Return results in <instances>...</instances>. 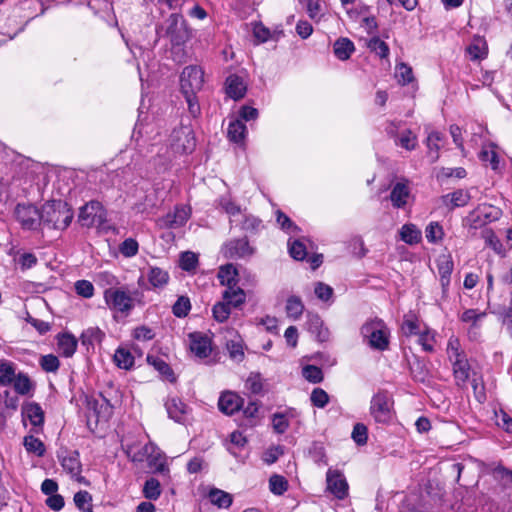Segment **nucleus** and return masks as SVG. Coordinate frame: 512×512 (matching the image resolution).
I'll list each match as a JSON object with an SVG mask.
<instances>
[{"label": "nucleus", "instance_id": "f257e3e1", "mask_svg": "<svg viewBox=\"0 0 512 512\" xmlns=\"http://www.w3.org/2000/svg\"><path fill=\"white\" fill-rule=\"evenodd\" d=\"M142 297L141 292H131L126 287H111L104 291V300L108 308L123 316H128L137 304L142 305Z\"/></svg>", "mask_w": 512, "mask_h": 512}, {"label": "nucleus", "instance_id": "f03ea898", "mask_svg": "<svg viewBox=\"0 0 512 512\" xmlns=\"http://www.w3.org/2000/svg\"><path fill=\"white\" fill-rule=\"evenodd\" d=\"M41 225L49 229L65 230L73 219L71 207L62 200L44 203L40 209Z\"/></svg>", "mask_w": 512, "mask_h": 512}, {"label": "nucleus", "instance_id": "7ed1b4c3", "mask_svg": "<svg viewBox=\"0 0 512 512\" xmlns=\"http://www.w3.org/2000/svg\"><path fill=\"white\" fill-rule=\"evenodd\" d=\"M364 342L376 351H386L390 343V330L380 318L368 319L360 329Z\"/></svg>", "mask_w": 512, "mask_h": 512}, {"label": "nucleus", "instance_id": "20e7f679", "mask_svg": "<svg viewBox=\"0 0 512 512\" xmlns=\"http://www.w3.org/2000/svg\"><path fill=\"white\" fill-rule=\"evenodd\" d=\"M163 32L162 36L167 37L173 47L183 46L190 38V30L183 15L172 13L165 20L158 30Z\"/></svg>", "mask_w": 512, "mask_h": 512}, {"label": "nucleus", "instance_id": "39448f33", "mask_svg": "<svg viewBox=\"0 0 512 512\" xmlns=\"http://www.w3.org/2000/svg\"><path fill=\"white\" fill-rule=\"evenodd\" d=\"M171 149L176 153H191L196 140L193 129L190 125H180L173 129L169 137Z\"/></svg>", "mask_w": 512, "mask_h": 512}, {"label": "nucleus", "instance_id": "423d86ee", "mask_svg": "<svg viewBox=\"0 0 512 512\" xmlns=\"http://www.w3.org/2000/svg\"><path fill=\"white\" fill-rule=\"evenodd\" d=\"M393 401L385 391L373 395L370 402V414L377 423H389L392 418Z\"/></svg>", "mask_w": 512, "mask_h": 512}, {"label": "nucleus", "instance_id": "0eeeda50", "mask_svg": "<svg viewBox=\"0 0 512 512\" xmlns=\"http://www.w3.org/2000/svg\"><path fill=\"white\" fill-rule=\"evenodd\" d=\"M204 84V71L198 65L186 66L180 75V89L183 93L197 94Z\"/></svg>", "mask_w": 512, "mask_h": 512}, {"label": "nucleus", "instance_id": "6e6552de", "mask_svg": "<svg viewBox=\"0 0 512 512\" xmlns=\"http://www.w3.org/2000/svg\"><path fill=\"white\" fill-rule=\"evenodd\" d=\"M107 213L99 201H90L81 207L78 221L85 227H101L106 222Z\"/></svg>", "mask_w": 512, "mask_h": 512}, {"label": "nucleus", "instance_id": "1a4fd4ad", "mask_svg": "<svg viewBox=\"0 0 512 512\" xmlns=\"http://www.w3.org/2000/svg\"><path fill=\"white\" fill-rule=\"evenodd\" d=\"M15 217L25 230H36L41 225L40 210L31 204H18L15 208Z\"/></svg>", "mask_w": 512, "mask_h": 512}, {"label": "nucleus", "instance_id": "9d476101", "mask_svg": "<svg viewBox=\"0 0 512 512\" xmlns=\"http://www.w3.org/2000/svg\"><path fill=\"white\" fill-rule=\"evenodd\" d=\"M255 249L250 246L247 238L233 239L222 247V253L228 259H244L251 257Z\"/></svg>", "mask_w": 512, "mask_h": 512}, {"label": "nucleus", "instance_id": "9b49d317", "mask_svg": "<svg viewBox=\"0 0 512 512\" xmlns=\"http://www.w3.org/2000/svg\"><path fill=\"white\" fill-rule=\"evenodd\" d=\"M328 490L342 500L348 495V484L343 474L338 470L329 469L326 475Z\"/></svg>", "mask_w": 512, "mask_h": 512}, {"label": "nucleus", "instance_id": "f8f14e48", "mask_svg": "<svg viewBox=\"0 0 512 512\" xmlns=\"http://www.w3.org/2000/svg\"><path fill=\"white\" fill-rule=\"evenodd\" d=\"M191 215V209L188 206H176L174 211L167 213L160 221L161 226L166 228H180L186 224Z\"/></svg>", "mask_w": 512, "mask_h": 512}, {"label": "nucleus", "instance_id": "ddd939ff", "mask_svg": "<svg viewBox=\"0 0 512 512\" xmlns=\"http://www.w3.org/2000/svg\"><path fill=\"white\" fill-rule=\"evenodd\" d=\"M243 399L236 393L227 391L223 392L218 400L219 410L226 415H233L243 406Z\"/></svg>", "mask_w": 512, "mask_h": 512}, {"label": "nucleus", "instance_id": "4468645a", "mask_svg": "<svg viewBox=\"0 0 512 512\" xmlns=\"http://www.w3.org/2000/svg\"><path fill=\"white\" fill-rule=\"evenodd\" d=\"M189 339L190 350L195 356L199 358H206L210 355L211 341L208 336L200 332H194L189 334Z\"/></svg>", "mask_w": 512, "mask_h": 512}, {"label": "nucleus", "instance_id": "2eb2a0df", "mask_svg": "<svg viewBox=\"0 0 512 512\" xmlns=\"http://www.w3.org/2000/svg\"><path fill=\"white\" fill-rule=\"evenodd\" d=\"M446 354L452 367L459 364L462 361L468 360L467 355L460 343V340L455 336H451L448 339Z\"/></svg>", "mask_w": 512, "mask_h": 512}, {"label": "nucleus", "instance_id": "dca6fc26", "mask_svg": "<svg viewBox=\"0 0 512 512\" xmlns=\"http://www.w3.org/2000/svg\"><path fill=\"white\" fill-rule=\"evenodd\" d=\"M61 465L63 469L71 475V477H74L77 481L81 482L83 479V477L80 476L82 466L79 460V453L77 451L68 452L63 456L61 458Z\"/></svg>", "mask_w": 512, "mask_h": 512}, {"label": "nucleus", "instance_id": "f3484780", "mask_svg": "<svg viewBox=\"0 0 512 512\" xmlns=\"http://www.w3.org/2000/svg\"><path fill=\"white\" fill-rule=\"evenodd\" d=\"M453 377L455 385L461 389H466L469 383L472 373L471 365L468 360L462 361L459 364L452 367Z\"/></svg>", "mask_w": 512, "mask_h": 512}, {"label": "nucleus", "instance_id": "a211bd4d", "mask_svg": "<svg viewBox=\"0 0 512 512\" xmlns=\"http://www.w3.org/2000/svg\"><path fill=\"white\" fill-rule=\"evenodd\" d=\"M169 418L175 422L183 423L187 414V406L177 397H169L165 402Z\"/></svg>", "mask_w": 512, "mask_h": 512}, {"label": "nucleus", "instance_id": "6ab92c4d", "mask_svg": "<svg viewBox=\"0 0 512 512\" xmlns=\"http://www.w3.org/2000/svg\"><path fill=\"white\" fill-rule=\"evenodd\" d=\"M410 197V189L406 182H397L391 189L390 200L394 208H404Z\"/></svg>", "mask_w": 512, "mask_h": 512}, {"label": "nucleus", "instance_id": "aec40b11", "mask_svg": "<svg viewBox=\"0 0 512 512\" xmlns=\"http://www.w3.org/2000/svg\"><path fill=\"white\" fill-rule=\"evenodd\" d=\"M145 276L153 289L164 288L170 279L169 273L157 266H149Z\"/></svg>", "mask_w": 512, "mask_h": 512}, {"label": "nucleus", "instance_id": "412c9836", "mask_svg": "<svg viewBox=\"0 0 512 512\" xmlns=\"http://www.w3.org/2000/svg\"><path fill=\"white\" fill-rule=\"evenodd\" d=\"M225 84L226 93L230 98L238 100L245 96L247 87L240 76L235 74L228 76Z\"/></svg>", "mask_w": 512, "mask_h": 512}, {"label": "nucleus", "instance_id": "4be33fe9", "mask_svg": "<svg viewBox=\"0 0 512 512\" xmlns=\"http://www.w3.org/2000/svg\"><path fill=\"white\" fill-rule=\"evenodd\" d=\"M218 279L221 285L227 288L236 287L238 284V271L236 267L229 263L219 268Z\"/></svg>", "mask_w": 512, "mask_h": 512}, {"label": "nucleus", "instance_id": "5701e85b", "mask_svg": "<svg viewBox=\"0 0 512 512\" xmlns=\"http://www.w3.org/2000/svg\"><path fill=\"white\" fill-rule=\"evenodd\" d=\"M470 198L468 191L459 189L442 196V201L446 206H449L450 209H454L456 207H463L467 205Z\"/></svg>", "mask_w": 512, "mask_h": 512}, {"label": "nucleus", "instance_id": "b1692460", "mask_svg": "<svg viewBox=\"0 0 512 512\" xmlns=\"http://www.w3.org/2000/svg\"><path fill=\"white\" fill-rule=\"evenodd\" d=\"M444 136L438 131H432L428 134L426 139V146L428 148L427 156L431 163H435L439 159V151L441 149L440 142H442Z\"/></svg>", "mask_w": 512, "mask_h": 512}, {"label": "nucleus", "instance_id": "393cba45", "mask_svg": "<svg viewBox=\"0 0 512 512\" xmlns=\"http://www.w3.org/2000/svg\"><path fill=\"white\" fill-rule=\"evenodd\" d=\"M77 348L76 338L69 334L63 333L58 336L57 349L60 355L68 358L73 356Z\"/></svg>", "mask_w": 512, "mask_h": 512}, {"label": "nucleus", "instance_id": "a878e982", "mask_svg": "<svg viewBox=\"0 0 512 512\" xmlns=\"http://www.w3.org/2000/svg\"><path fill=\"white\" fill-rule=\"evenodd\" d=\"M222 299L230 307L238 308L245 303L246 294L244 290L238 286L233 288H226V290L222 293Z\"/></svg>", "mask_w": 512, "mask_h": 512}, {"label": "nucleus", "instance_id": "bb28decb", "mask_svg": "<svg viewBox=\"0 0 512 512\" xmlns=\"http://www.w3.org/2000/svg\"><path fill=\"white\" fill-rule=\"evenodd\" d=\"M467 53L473 61L486 58L488 54V47L485 39L480 36L475 37L467 47Z\"/></svg>", "mask_w": 512, "mask_h": 512}, {"label": "nucleus", "instance_id": "cd10ccee", "mask_svg": "<svg viewBox=\"0 0 512 512\" xmlns=\"http://www.w3.org/2000/svg\"><path fill=\"white\" fill-rule=\"evenodd\" d=\"M400 239L409 245L418 244L422 239V232L415 224H404L400 231Z\"/></svg>", "mask_w": 512, "mask_h": 512}, {"label": "nucleus", "instance_id": "c85d7f7f", "mask_svg": "<svg viewBox=\"0 0 512 512\" xmlns=\"http://www.w3.org/2000/svg\"><path fill=\"white\" fill-rule=\"evenodd\" d=\"M16 365L6 359H0V386H10L15 380Z\"/></svg>", "mask_w": 512, "mask_h": 512}, {"label": "nucleus", "instance_id": "c756f323", "mask_svg": "<svg viewBox=\"0 0 512 512\" xmlns=\"http://www.w3.org/2000/svg\"><path fill=\"white\" fill-rule=\"evenodd\" d=\"M334 54L339 60H347L355 50L354 43L348 38H340L333 46Z\"/></svg>", "mask_w": 512, "mask_h": 512}, {"label": "nucleus", "instance_id": "7c9ffc66", "mask_svg": "<svg viewBox=\"0 0 512 512\" xmlns=\"http://www.w3.org/2000/svg\"><path fill=\"white\" fill-rule=\"evenodd\" d=\"M105 334L98 327H90L84 330L80 336V341L83 346L87 348L93 347L96 343H100Z\"/></svg>", "mask_w": 512, "mask_h": 512}, {"label": "nucleus", "instance_id": "2f4dec72", "mask_svg": "<svg viewBox=\"0 0 512 512\" xmlns=\"http://www.w3.org/2000/svg\"><path fill=\"white\" fill-rule=\"evenodd\" d=\"M394 143L396 146H400L407 151H413L417 147L418 138L410 129H403Z\"/></svg>", "mask_w": 512, "mask_h": 512}, {"label": "nucleus", "instance_id": "473e14b6", "mask_svg": "<svg viewBox=\"0 0 512 512\" xmlns=\"http://www.w3.org/2000/svg\"><path fill=\"white\" fill-rule=\"evenodd\" d=\"M246 125L242 120L236 119L231 121L228 126L227 134L230 141L241 143L246 135Z\"/></svg>", "mask_w": 512, "mask_h": 512}, {"label": "nucleus", "instance_id": "72a5a7b5", "mask_svg": "<svg viewBox=\"0 0 512 512\" xmlns=\"http://www.w3.org/2000/svg\"><path fill=\"white\" fill-rule=\"evenodd\" d=\"M134 356L131 352L123 347H119L114 354V362L120 369L129 370L134 365Z\"/></svg>", "mask_w": 512, "mask_h": 512}, {"label": "nucleus", "instance_id": "f704fd0d", "mask_svg": "<svg viewBox=\"0 0 512 512\" xmlns=\"http://www.w3.org/2000/svg\"><path fill=\"white\" fill-rule=\"evenodd\" d=\"M208 497L210 502L218 508H229L232 504V496L217 488L211 489Z\"/></svg>", "mask_w": 512, "mask_h": 512}, {"label": "nucleus", "instance_id": "c9c22d12", "mask_svg": "<svg viewBox=\"0 0 512 512\" xmlns=\"http://www.w3.org/2000/svg\"><path fill=\"white\" fill-rule=\"evenodd\" d=\"M286 313L289 318L299 319L304 312V304L300 297L292 295L286 301Z\"/></svg>", "mask_w": 512, "mask_h": 512}, {"label": "nucleus", "instance_id": "e433bc0d", "mask_svg": "<svg viewBox=\"0 0 512 512\" xmlns=\"http://www.w3.org/2000/svg\"><path fill=\"white\" fill-rule=\"evenodd\" d=\"M439 278H451L454 262L450 254H442L436 259Z\"/></svg>", "mask_w": 512, "mask_h": 512}, {"label": "nucleus", "instance_id": "4c0bfd02", "mask_svg": "<svg viewBox=\"0 0 512 512\" xmlns=\"http://www.w3.org/2000/svg\"><path fill=\"white\" fill-rule=\"evenodd\" d=\"M13 388L19 395H28L34 388L29 376L25 373H18L12 382Z\"/></svg>", "mask_w": 512, "mask_h": 512}, {"label": "nucleus", "instance_id": "58836bf2", "mask_svg": "<svg viewBox=\"0 0 512 512\" xmlns=\"http://www.w3.org/2000/svg\"><path fill=\"white\" fill-rule=\"evenodd\" d=\"M23 414L27 417L33 426H41L44 422V413L37 403L28 404L24 408Z\"/></svg>", "mask_w": 512, "mask_h": 512}, {"label": "nucleus", "instance_id": "ea45409f", "mask_svg": "<svg viewBox=\"0 0 512 512\" xmlns=\"http://www.w3.org/2000/svg\"><path fill=\"white\" fill-rule=\"evenodd\" d=\"M147 361L166 379H168L169 381L175 380L174 373L171 367L163 359L159 357L148 356Z\"/></svg>", "mask_w": 512, "mask_h": 512}, {"label": "nucleus", "instance_id": "a19ab883", "mask_svg": "<svg viewBox=\"0 0 512 512\" xmlns=\"http://www.w3.org/2000/svg\"><path fill=\"white\" fill-rule=\"evenodd\" d=\"M161 485L156 478H149L143 486V495L148 500H157L161 495Z\"/></svg>", "mask_w": 512, "mask_h": 512}, {"label": "nucleus", "instance_id": "79ce46f5", "mask_svg": "<svg viewBox=\"0 0 512 512\" xmlns=\"http://www.w3.org/2000/svg\"><path fill=\"white\" fill-rule=\"evenodd\" d=\"M23 445L28 453H33L37 456H43L45 453L44 443L33 435L25 436Z\"/></svg>", "mask_w": 512, "mask_h": 512}, {"label": "nucleus", "instance_id": "37998d69", "mask_svg": "<svg viewBox=\"0 0 512 512\" xmlns=\"http://www.w3.org/2000/svg\"><path fill=\"white\" fill-rule=\"evenodd\" d=\"M469 382L472 386L473 393L477 401L480 403L484 402L486 400V393L482 376L477 372H473Z\"/></svg>", "mask_w": 512, "mask_h": 512}, {"label": "nucleus", "instance_id": "c03bdc74", "mask_svg": "<svg viewBox=\"0 0 512 512\" xmlns=\"http://www.w3.org/2000/svg\"><path fill=\"white\" fill-rule=\"evenodd\" d=\"M74 503L82 512H92V496L88 491H79L74 495Z\"/></svg>", "mask_w": 512, "mask_h": 512}, {"label": "nucleus", "instance_id": "a18cd8bd", "mask_svg": "<svg viewBox=\"0 0 512 512\" xmlns=\"http://www.w3.org/2000/svg\"><path fill=\"white\" fill-rule=\"evenodd\" d=\"M245 387L253 394H261L264 388V380L260 373H250L248 376Z\"/></svg>", "mask_w": 512, "mask_h": 512}, {"label": "nucleus", "instance_id": "49530a36", "mask_svg": "<svg viewBox=\"0 0 512 512\" xmlns=\"http://www.w3.org/2000/svg\"><path fill=\"white\" fill-rule=\"evenodd\" d=\"M219 206L228 214L230 217H236L241 215L240 206L233 201L229 195H224L219 199Z\"/></svg>", "mask_w": 512, "mask_h": 512}, {"label": "nucleus", "instance_id": "de8ad7c7", "mask_svg": "<svg viewBox=\"0 0 512 512\" xmlns=\"http://www.w3.org/2000/svg\"><path fill=\"white\" fill-rule=\"evenodd\" d=\"M270 491L275 495H282L288 489V481L281 475H272L269 479Z\"/></svg>", "mask_w": 512, "mask_h": 512}, {"label": "nucleus", "instance_id": "09e8293b", "mask_svg": "<svg viewBox=\"0 0 512 512\" xmlns=\"http://www.w3.org/2000/svg\"><path fill=\"white\" fill-rule=\"evenodd\" d=\"M426 238L429 243H438L444 237L442 226L438 222H431L426 227Z\"/></svg>", "mask_w": 512, "mask_h": 512}, {"label": "nucleus", "instance_id": "8fccbe9b", "mask_svg": "<svg viewBox=\"0 0 512 512\" xmlns=\"http://www.w3.org/2000/svg\"><path fill=\"white\" fill-rule=\"evenodd\" d=\"M368 48L377 54L380 58H386L389 55L388 45L379 37H372L367 44Z\"/></svg>", "mask_w": 512, "mask_h": 512}, {"label": "nucleus", "instance_id": "3c124183", "mask_svg": "<svg viewBox=\"0 0 512 512\" xmlns=\"http://www.w3.org/2000/svg\"><path fill=\"white\" fill-rule=\"evenodd\" d=\"M302 375L311 383H320L323 380L322 369L315 365H305L302 368Z\"/></svg>", "mask_w": 512, "mask_h": 512}, {"label": "nucleus", "instance_id": "603ef678", "mask_svg": "<svg viewBox=\"0 0 512 512\" xmlns=\"http://www.w3.org/2000/svg\"><path fill=\"white\" fill-rule=\"evenodd\" d=\"M212 313L217 322L223 323L229 318L231 307L225 301H220L213 306Z\"/></svg>", "mask_w": 512, "mask_h": 512}, {"label": "nucleus", "instance_id": "864d4df0", "mask_svg": "<svg viewBox=\"0 0 512 512\" xmlns=\"http://www.w3.org/2000/svg\"><path fill=\"white\" fill-rule=\"evenodd\" d=\"M351 437L357 445H359V446L365 445L368 440L367 426L363 423H356L353 427Z\"/></svg>", "mask_w": 512, "mask_h": 512}, {"label": "nucleus", "instance_id": "5fc2aeb1", "mask_svg": "<svg viewBox=\"0 0 512 512\" xmlns=\"http://www.w3.org/2000/svg\"><path fill=\"white\" fill-rule=\"evenodd\" d=\"M288 248L290 256L295 260L302 261L307 256L306 246L300 240L289 241Z\"/></svg>", "mask_w": 512, "mask_h": 512}, {"label": "nucleus", "instance_id": "6e6d98bb", "mask_svg": "<svg viewBox=\"0 0 512 512\" xmlns=\"http://www.w3.org/2000/svg\"><path fill=\"white\" fill-rule=\"evenodd\" d=\"M191 309L190 300L188 297H179L172 307V312L176 317L182 318L188 315Z\"/></svg>", "mask_w": 512, "mask_h": 512}, {"label": "nucleus", "instance_id": "4d7b16f0", "mask_svg": "<svg viewBox=\"0 0 512 512\" xmlns=\"http://www.w3.org/2000/svg\"><path fill=\"white\" fill-rule=\"evenodd\" d=\"M138 242L133 238L125 239L119 246V251L124 257H133L138 253Z\"/></svg>", "mask_w": 512, "mask_h": 512}, {"label": "nucleus", "instance_id": "13d9d810", "mask_svg": "<svg viewBox=\"0 0 512 512\" xmlns=\"http://www.w3.org/2000/svg\"><path fill=\"white\" fill-rule=\"evenodd\" d=\"M198 265V257L195 253L186 251L180 256V267L185 271H192Z\"/></svg>", "mask_w": 512, "mask_h": 512}, {"label": "nucleus", "instance_id": "bf43d9fd", "mask_svg": "<svg viewBox=\"0 0 512 512\" xmlns=\"http://www.w3.org/2000/svg\"><path fill=\"white\" fill-rule=\"evenodd\" d=\"M310 400L317 408H324L329 402V395L322 388H315L311 392Z\"/></svg>", "mask_w": 512, "mask_h": 512}, {"label": "nucleus", "instance_id": "052dcab7", "mask_svg": "<svg viewBox=\"0 0 512 512\" xmlns=\"http://www.w3.org/2000/svg\"><path fill=\"white\" fill-rule=\"evenodd\" d=\"M39 364L45 372H56L60 366L59 359L53 354L42 356Z\"/></svg>", "mask_w": 512, "mask_h": 512}, {"label": "nucleus", "instance_id": "680f3d73", "mask_svg": "<svg viewBox=\"0 0 512 512\" xmlns=\"http://www.w3.org/2000/svg\"><path fill=\"white\" fill-rule=\"evenodd\" d=\"M485 316L486 312H478L476 309H467L461 314L460 319L462 322L472 323V327L477 328V322Z\"/></svg>", "mask_w": 512, "mask_h": 512}, {"label": "nucleus", "instance_id": "e2e57ef3", "mask_svg": "<svg viewBox=\"0 0 512 512\" xmlns=\"http://www.w3.org/2000/svg\"><path fill=\"white\" fill-rule=\"evenodd\" d=\"M396 77L398 78L399 83L406 85L413 80L412 69L406 64L401 63L396 67Z\"/></svg>", "mask_w": 512, "mask_h": 512}, {"label": "nucleus", "instance_id": "0e129e2a", "mask_svg": "<svg viewBox=\"0 0 512 512\" xmlns=\"http://www.w3.org/2000/svg\"><path fill=\"white\" fill-rule=\"evenodd\" d=\"M314 293L321 301H329L333 296V288L323 282H317L314 287Z\"/></svg>", "mask_w": 512, "mask_h": 512}, {"label": "nucleus", "instance_id": "69168bd1", "mask_svg": "<svg viewBox=\"0 0 512 512\" xmlns=\"http://www.w3.org/2000/svg\"><path fill=\"white\" fill-rule=\"evenodd\" d=\"M75 290L79 296L91 298L94 295V286L88 280H78L75 283Z\"/></svg>", "mask_w": 512, "mask_h": 512}, {"label": "nucleus", "instance_id": "338daca9", "mask_svg": "<svg viewBox=\"0 0 512 512\" xmlns=\"http://www.w3.org/2000/svg\"><path fill=\"white\" fill-rule=\"evenodd\" d=\"M277 223L280 225L281 229L288 233H297L299 228L291 221V219L281 212L277 211Z\"/></svg>", "mask_w": 512, "mask_h": 512}, {"label": "nucleus", "instance_id": "774afa93", "mask_svg": "<svg viewBox=\"0 0 512 512\" xmlns=\"http://www.w3.org/2000/svg\"><path fill=\"white\" fill-rule=\"evenodd\" d=\"M272 426L275 432L283 434L289 427V421L284 414L275 413L272 417Z\"/></svg>", "mask_w": 512, "mask_h": 512}]
</instances>
